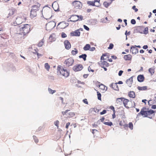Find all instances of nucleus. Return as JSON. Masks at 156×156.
Masks as SVG:
<instances>
[{
  "mask_svg": "<svg viewBox=\"0 0 156 156\" xmlns=\"http://www.w3.org/2000/svg\"><path fill=\"white\" fill-rule=\"evenodd\" d=\"M75 50H72L71 51V53L73 55H76L78 52V51L76 48H75L74 49Z\"/></svg>",
  "mask_w": 156,
  "mask_h": 156,
  "instance_id": "obj_37",
  "label": "nucleus"
},
{
  "mask_svg": "<svg viewBox=\"0 0 156 156\" xmlns=\"http://www.w3.org/2000/svg\"><path fill=\"white\" fill-rule=\"evenodd\" d=\"M132 9L135 10V12H136L138 10V9L136 8V7L135 5H134L132 7Z\"/></svg>",
  "mask_w": 156,
  "mask_h": 156,
  "instance_id": "obj_49",
  "label": "nucleus"
},
{
  "mask_svg": "<svg viewBox=\"0 0 156 156\" xmlns=\"http://www.w3.org/2000/svg\"><path fill=\"white\" fill-rule=\"evenodd\" d=\"M138 89L139 90H146L147 89V87L146 86L143 87L138 86L137 87Z\"/></svg>",
  "mask_w": 156,
  "mask_h": 156,
  "instance_id": "obj_27",
  "label": "nucleus"
},
{
  "mask_svg": "<svg viewBox=\"0 0 156 156\" xmlns=\"http://www.w3.org/2000/svg\"><path fill=\"white\" fill-rule=\"evenodd\" d=\"M61 36L62 38H65L67 37V35L64 33L62 32L61 34Z\"/></svg>",
  "mask_w": 156,
  "mask_h": 156,
  "instance_id": "obj_48",
  "label": "nucleus"
},
{
  "mask_svg": "<svg viewBox=\"0 0 156 156\" xmlns=\"http://www.w3.org/2000/svg\"><path fill=\"white\" fill-rule=\"evenodd\" d=\"M113 44L112 43H111L110 44L109 47L108 48V49H111L113 48Z\"/></svg>",
  "mask_w": 156,
  "mask_h": 156,
  "instance_id": "obj_47",
  "label": "nucleus"
},
{
  "mask_svg": "<svg viewBox=\"0 0 156 156\" xmlns=\"http://www.w3.org/2000/svg\"><path fill=\"white\" fill-rule=\"evenodd\" d=\"M23 21V20L22 18L18 17L16 18V20L13 21L12 25L14 26H16L21 24Z\"/></svg>",
  "mask_w": 156,
  "mask_h": 156,
  "instance_id": "obj_5",
  "label": "nucleus"
},
{
  "mask_svg": "<svg viewBox=\"0 0 156 156\" xmlns=\"http://www.w3.org/2000/svg\"><path fill=\"white\" fill-rule=\"evenodd\" d=\"M144 33L145 34H147L148 33V29L147 27H145L144 28V31H143Z\"/></svg>",
  "mask_w": 156,
  "mask_h": 156,
  "instance_id": "obj_43",
  "label": "nucleus"
},
{
  "mask_svg": "<svg viewBox=\"0 0 156 156\" xmlns=\"http://www.w3.org/2000/svg\"><path fill=\"white\" fill-rule=\"evenodd\" d=\"M123 98H117L116 100L117 103L119 105H121L123 102Z\"/></svg>",
  "mask_w": 156,
  "mask_h": 156,
  "instance_id": "obj_26",
  "label": "nucleus"
},
{
  "mask_svg": "<svg viewBox=\"0 0 156 156\" xmlns=\"http://www.w3.org/2000/svg\"><path fill=\"white\" fill-rule=\"evenodd\" d=\"M33 52L34 54H37V48L36 49H34V51H33Z\"/></svg>",
  "mask_w": 156,
  "mask_h": 156,
  "instance_id": "obj_60",
  "label": "nucleus"
},
{
  "mask_svg": "<svg viewBox=\"0 0 156 156\" xmlns=\"http://www.w3.org/2000/svg\"><path fill=\"white\" fill-rule=\"evenodd\" d=\"M129 97L132 98H135V92L133 91H130L128 94Z\"/></svg>",
  "mask_w": 156,
  "mask_h": 156,
  "instance_id": "obj_22",
  "label": "nucleus"
},
{
  "mask_svg": "<svg viewBox=\"0 0 156 156\" xmlns=\"http://www.w3.org/2000/svg\"><path fill=\"white\" fill-rule=\"evenodd\" d=\"M30 27L28 24L21 25L20 27V32L18 34V36L20 37L21 39L24 38V36L30 31Z\"/></svg>",
  "mask_w": 156,
  "mask_h": 156,
  "instance_id": "obj_1",
  "label": "nucleus"
},
{
  "mask_svg": "<svg viewBox=\"0 0 156 156\" xmlns=\"http://www.w3.org/2000/svg\"><path fill=\"white\" fill-rule=\"evenodd\" d=\"M130 51L132 52L133 54H136L138 52V49L135 46H132L131 47Z\"/></svg>",
  "mask_w": 156,
  "mask_h": 156,
  "instance_id": "obj_15",
  "label": "nucleus"
},
{
  "mask_svg": "<svg viewBox=\"0 0 156 156\" xmlns=\"http://www.w3.org/2000/svg\"><path fill=\"white\" fill-rule=\"evenodd\" d=\"M77 83H78V84H84V82H81V81H79V80L78 81Z\"/></svg>",
  "mask_w": 156,
  "mask_h": 156,
  "instance_id": "obj_61",
  "label": "nucleus"
},
{
  "mask_svg": "<svg viewBox=\"0 0 156 156\" xmlns=\"http://www.w3.org/2000/svg\"><path fill=\"white\" fill-rule=\"evenodd\" d=\"M104 124L106 125H108L110 126H111L112 125V122H104Z\"/></svg>",
  "mask_w": 156,
  "mask_h": 156,
  "instance_id": "obj_40",
  "label": "nucleus"
},
{
  "mask_svg": "<svg viewBox=\"0 0 156 156\" xmlns=\"http://www.w3.org/2000/svg\"><path fill=\"white\" fill-rule=\"evenodd\" d=\"M95 48L94 47H92L90 48V47L89 50L91 51H94L95 50Z\"/></svg>",
  "mask_w": 156,
  "mask_h": 156,
  "instance_id": "obj_55",
  "label": "nucleus"
},
{
  "mask_svg": "<svg viewBox=\"0 0 156 156\" xmlns=\"http://www.w3.org/2000/svg\"><path fill=\"white\" fill-rule=\"evenodd\" d=\"M112 2L111 1L110 2H105L103 3V5L106 8H108L110 5L112 3Z\"/></svg>",
  "mask_w": 156,
  "mask_h": 156,
  "instance_id": "obj_30",
  "label": "nucleus"
},
{
  "mask_svg": "<svg viewBox=\"0 0 156 156\" xmlns=\"http://www.w3.org/2000/svg\"><path fill=\"white\" fill-rule=\"evenodd\" d=\"M74 62L73 59L72 58H69L65 61L64 64H66V66L69 67L72 66Z\"/></svg>",
  "mask_w": 156,
  "mask_h": 156,
  "instance_id": "obj_4",
  "label": "nucleus"
},
{
  "mask_svg": "<svg viewBox=\"0 0 156 156\" xmlns=\"http://www.w3.org/2000/svg\"><path fill=\"white\" fill-rule=\"evenodd\" d=\"M69 115L70 117H72L75 115V113L73 112H70L69 113Z\"/></svg>",
  "mask_w": 156,
  "mask_h": 156,
  "instance_id": "obj_45",
  "label": "nucleus"
},
{
  "mask_svg": "<svg viewBox=\"0 0 156 156\" xmlns=\"http://www.w3.org/2000/svg\"><path fill=\"white\" fill-rule=\"evenodd\" d=\"M44 67L48 71L50 68V66L48 63H46L44 64Z\"/></svg>",
  "mask_w": 156,
  "mask_h": 156,
  "instance_id": "obj_33",
  "label": "nucleus"
},
{
  "mask_svg": "<svg viewBox=\"0 0 156 156\" xmlns=\"http://www.w3.org/2000/svg\"><path fill=\"white\" fill-rule=\"evenodd\" d=\"M140 115H144V110H143V108L141 110L140 112L138 114L137 116H138Z\"/></svg>",
  "mask_w": 156,
  "mask_h": 156,
  "instance_id": "obj_41",
  "label": "nucleus"
},
{
  "mask_svg": "<svg viewBox=\"0 0 156 156\" xmlns=\"http://www.w3.org/2000/svg\"><path fill=\"white\" fill-rule=\"evenodd\" d=\"M64 44L65 48L67 49H69L71 48V44L68 40H65L64 41Z\"/></svg>",
  "mask_w": 156,
  "mask_h": 156,
  "instance_id": "obj_14",
  "label": "nucleus"
},
{
  "mask_svg": "<svg viewBox=\"0 0 156 156\" xmlns=\"http://www.w3.org/2000/svg\"><path fill=\"white\" fill-rule=\"evenodd\" d=\"M123 73V71H122V70L119 71V73H118L119 76H121Z\"/></svg>",
  "mask_w": 156,
  "mask_h": 156,
  "instance_id": "obj_58",
  "label": "nucleus"
},
{
  "mask_svg": "<svg viewBox=\"0 0 156 156\" xmlns=\"http://www.w3.org/2000/svg\"><path fill=\"white\" fill-rule=\"evenodd\" d=\"M133 76L131 77L129 79H128L126 81V83L130 87H131L133 83Z\"/></svg>",
  "mask_w": 156,
  "mask_h": 156,
  "instance_id": "obj_16",
  "label": "nucleus"
},
{
  "mask_svg": "<svg viewBox=\"0 0 156 156\" xmlns=\"http://www.w3.org/2000/svg\"><path fill=\"white\" fill-rule=\"evenodd\" d=\"M14 14V11L13 10H11L9 14L11 15H13Z\"/></svg>",
  "mask_w": 156,
  "mask_h": 156,
  "instance_id": "obj_62",
  "label": "nucleus"
},
{
  "mask_svg": "<svg viewBox=\"0 0 156 156\" xmlns=\"http://www.w3.org/2000/svg\"><path fill=\"white\" fill-rule=\"evenodd\" d=\"M149 72L152 75L154 73V68H151L149 69L148 70Z\"/></svg>",
  "mask_w": 156,
  "mask_h": 156,
  "instance_id": "obj_32",
  "label": "nucleus"
},
{
  "mask_svg": "<svg viewBox=\"0 0 156 156\" xmlns=\"http://www.w3.org/2000/svg\"><path fill=\"white\" fill-rule=\"evenodd\" d=\"M137 80L139 82H142L144 81V77L143 75H140L138 76Z\"/></svg>",
  "mask_w": 156,
  "mask_h": 156,
  "instance_id": "obj_17",
  "label": "nucleus"
},
{
  "mask_svg": "<svg viewBox=\"0 0 156 156\" xmlns=\"http://www.w3.org/2000/svg\"><path fill=\"white\" fill-rule=\"evenodd\" d=\"M83 68V65L81 64H76L73 67V70L75 72L79 71L81 70Z\"/></svg>",
  "mask_w": 156,
  "mask_h": 156,
  "instance_id": "obj_6",
  "label": "nucleus"
},
{
  "mask_svg": "<svg viewBox=\"0 0 156 156\" xmlns=\"http://www.w3.org/2000/svg\"><path fill=\"white\" fill-rule=\"evenodd\" d=\"M83 101L85 104H88V102L87 101V100L86 99H83Z\"/></svg>",
  "mask_w": 156,
  "mask_h": 156,
  "instance_id": "obj_56",
  "label": "nucleus"
},
{
  "mask_svg": "<svg viewBox=\"0 0 156 156\" xmlns=\"http://www.w3.org/2000/svg\"><path fill=\"white\" fill-rule=\"evenodd\" d=\"M73 5L74 7L77 9H80L82 7V4L79 1H74L73 2Z\"/></svg>",
  "mask_w": 156,
  "mask_h": 156,
  "instance_id": "obj_7",
  "label": "nucleus"
},
{
  "mask_svg": "<svg viewBox=\"0 0 156 156\" xmlns=\"http://www.w3.org/2000/svg\"><path fill=\"white\" fill-rule=\"evenodd\" d=\"M69 23L65 22H62L59 23L58 25V27L61 29H64L68 26Z\"/></svg>",
  "mask_w": 156,
  "mask_h": 156,
  "instance_id": "obj_9",
  "label": "nucleus"
},
{
  "mask_svg": "<svg viewBox=\"0 0 156 156\" xmlns=\"http://www.w3.org/2000/svg\"><path fill=\"white\" fill-rule=\"evenodd\" d=\"M144 117H147L150 119H151L152 118V117H148V116L153 114L154 112V111L151 109L150 110L148 111H144Z\"/></svg>",
  "mask_w": 156,
  "mask_h": 156,
  "instance_id": "obj_8",
  "label": "nucleus"
},
{
  "mask_svg": "<svg viewBox=\"0 0 156 156\" xmlns=\"http://www.w3.org/2000/svg\"><path fill=\"white\" fill-rule=\"evenodd\" d=\"M80 33L79 31V30H76L74 31L71 32L70 33V35L72 36H79L80 35Z\"/></svg>",
  "mask_w": 156,
  "mask_h": 156,
  "instance_id": "obj_11",
  "label": "nucleus"
},
{
  "mask_svg": "<svg viewBox=\"0 0 156 156\" xmlns=\"http://www.w3.org/2000/svg\"><path fill=\"white\" fill-rule=\"evenodd\" d=\"M48 91L50 94H53L55 93L56 91L55 90H52L51 88H48Z\"/></svg>",
  "mask_w": 156,
  "mask_h": 156,
  "instance_id": "obj_34",
  "label": "nucleus"
},
{
  "mask_svg": "<svg viewBox=\"0 0 156 156\" xmlns=\"http://www.w3.org/2000/svg\"><path fill=\"white\" fill-rule=\"evenodd\" d=\"M42 12L46 15L48 18H51V11L50 8H48L46 9L44 8L42 10Z\"/></svg>",
  "mask_w": 156,
  "mask_h": 156,
  "instance_id": "obj_3",
  "label": "nucleus"
},
{
  "mask_svg": "<svg viewBox=\"0 0 156 156\" xmlns=\"http://www.w3.org/2000/svg\"><path fill=\"white\" fill-rule=\"evenodd\" d=\"M98 131L97 130L95 129H93L92 130V133L93 134H94L96 133H98Z\"/></svg>",
  "mask_w": 156,
  "mask_h": 156,
  "instance_id": "obj_53",
  "label": "nucleus"
},
{
  "mask_svg": "<svg viewBox=\"0 0 156 156\" xmlns=\"http://www.w3.org/2000/svg\"><path fill=\"white\" fill-rule=\"evenodd\" d=\"M33 139L34 140V141L36 143H37L38 142V139H37V138L35 136H33Z\"/></svg>",
  "mask_w": 156,
  "mask_h": 156,
  "instance_id": "obj_44",
  "label": "nucleus"
},
{
  "mask_svg": "<svg viewBox=\"0 0 156 156\" xmlns=\"http://www.w3.org/2000/svg\"><path fill=\"white\" fill-rule=\"evenodd\" d=\"M106 112V110H104L102 112H100V114L101 115H102L104 114H105Z\"/></svg>",
  "mask_w": 156,
  "mask_h": 156,
  "instance_id": "obj_51",
  "label": "nucleus"
},
{
  "mask_svg": "<svg viewBox=\"0 0 156 156\" xmlns=\"http://www.w3.org/2000/svg\"><path fill=\"white\" fill-rule=\"evenodd\" d=\"M99 87L101 89L105 91H106L108 89L107 87L101 83L99 85Z\"/></svg>",
  "mask_w": 156,
  "mask_h": 156,
  "instance_id": "obj_21",
  "label": "nucleus"
},
{
  "mask_svg": "<svg viewBox=\"0 0 156 156\" xmlns=\"http://www.w3.org/2000/svg\"><path fill=\"white\" fill-rule=\"evenodd\" d=\"M44 39H42L41 41L38 44L37 46L38 47H41L42 46V45L44 44Z\"/></svg>",
  "mask_w": 156,
  "mask_h": 156,
  "instance_id": "obj_35",
  "label": "nucleus"
},
{
  "mask_svg": "<svg viewBox=\"0 0 156 156\" xmlns=\"http://www.w3.org/2000/svg\"><path fill=\"white\" fill-rule=\"evenodd\" d=\"M70 111L69 110V109H67L65 111H62V114L63 115H66V113L69 111Z\"/></svg>",
  "mask_w": 156,
  "mask_h": 156,
  "instance_id": "obj_46",
  "label": "nucleus"
},
{
  "mask_svg": "<svg viewBox=\"0 0 156 156\" xmlns=\"http://www.w3.org/2000/svg\"><path fill=\"white\" fill-rule=\"evenodd\" d=\"M59 99L61 100L62 103V104H64V103H63V98L62 97H59Z\"/></svg>",
  "mask_w": 156,
  "mask_h": 156,
  "instance_id": "obj_59",
  "label": "nucleus"
},
{
  "mask_svg": "<svg viewBox=\"0 0 156 156\" xmlns=\"http://www.w3.org/2000/svg\"><path fill=\"white\" fill-rule=\"evenodd\" d=\"M143 49H147L148 48V46L147 45H144L143 46Z\"/></svg>",
  "mask_w": 156,
  "mask_h": 156,
  "instance_id": "obj_64",
  "label": "nucleus"
},
{
  "mask_svg": "<svg viewBox=\"0 0 156 156\" xmlns=\"http://www.w3.org/2000/svg\"><path fill=\"white\" fill-rule=\"evenodd\" d=\"M77 15H72L71 16V17L69 18V19H72V20H70V21L71 22H76V21H75L76 20H77Z\"/></svg>",
  "mask_w": 156,
  "mask_h": 156,
  "instance_id": "obj_20",
  "label": "nucleus"
},
{
  "mask_svg": "<svg viewBox=\"0 0 156 156\" xmlns=\"http://www.w3.org/2000/svg\"><path fill=\"white\" fill-rule=\"evenodd\" d=\"M132 56L130 54L125 55L124 56V59L126 60H130L132 59Z\"/></svg>",
  "mask_w": 156,
  "mask_h": 156,
  "instance_id": "obj_18",
  "label": "nucleus"
},
{
  "mask_svg": "<svg viewBox=\"0 0 156 156\" xmlns=\"http://www.w3.org/2000/svg\"><path fill=\"white\" fill-rule=\"evenodd\" d=\"M83 27H84V29H85L87 30L88 31L89 30V28L85 25H83Z\"/></svg>",
  "mask_w": 156,
  "mask_h": 156,
  "instance_id": "obj_52",
  "label": "nucleus"
},
{
  "mask_svg": "<svg viewBox=\"0 0 156 156\" xmlns=\"http://www.w3.org/2000/svg\"><path fill=\"white\" fill-rule=\"evenodd\" d=\"M40 4L37 3L36 5H34L32 6V10L37 12L39 10Z\"/></svg>",
  "mask_w": 156,
  "mask_h": 156,
  "instance_id": "obj_12",
  "label": "nucleus"
},
{
  "mask_svg": "<svg viewBox=\"0 0 156 156\" xmlns=\"http://www.w3.org/2000/svg\"><path fill=\"white\" fill-rule=\"evenodd\" d=\"M87 55L86 54H83L79 56L80 58H83L84 61H85L86 59Z\"/></svg>",
  "mask_w": 156,
  "mask_h": 156,
  "instance_id": "obj_31",
  "label": "nucleus"
},
{
  "mask_svg": "<svg viewBox=\"0 0 156 156\" xmlns=\"http://www.w3.org/2000/svg\"><path fill=\"white\" fill-rule=\"evenodd\" d=\"M101 66L107 67L108 66V63L104 61H101Z\"/></svg>",
  "mask_w": 156,
  "mask_h": 156,
  "instance_id": "obj_25",
  "label": "nucleus"
},
{
  "mask_svg": "<svg viewBox=\"0 0 156 156\" xmlns=\"http://www.w3.org/2000/svg\"><path fill=\"white\" fill-rule=\"evenodd\" d=\"M70 124V123L69 122H68L66 124V129H68L69 126Z\"/></svg>",
  "mask_w": 156,
  "mask_h": 156,
  "instance_id": "obj_54",
  "label": "nucleus"
},
{
  "mask_svg": "<svg viewBox=\"0 0 156 156\" xmlns=\"http://www.w3.org/2000/svg\"><path fill=\"white\" fill-rule=\"evenodd\" d=\"M77 20H76L75 21H78L82 20H83V17L81 15H77Z\"/></svg>",
  "mask_w": 156,
  "mask_h": 156,
  "instance_id": "obj_36",
  "label": "nucleus"
},
{
  "mask_svg": "<svg viewBox=\"0 0 156 156\" xmlns=\"http://www.w3.org/2000/svg\"><path fill=\"white\" fill-rule=\"evenodd\" d=\"M59 124V122L58 120H57L56 121L54 122V125L57 127V128H58L59 126L58 125Z\"/></svg>",
  "mask_w": 156,
  "mask_h": 156,
  "instance_id": "obj_39",
  "label": "nucleus"
},
{
  "mask_svg": "<svg viewBox=\"0 0 156 156\" xmlns=\"http://www.w3.org/2000/svg\"><path fill=\"white\" fill-rule=\"evenodd\" d=\"M129 101L128 99H124L123 100V103L124 104V106L127 108H129V107L128 106H127V103Z\"/></svg>",
  "mask_w": 156,
  "mask_h": 156,
  "instance_id": "obj_23",
  "label": "nucleus"
},
{
  "mask_svg": "<svg viewBox=\"0 0 156 156\" xmlns=\"http://www.w3.org/2000/svg\"><path fill=\"white\" fill-rule=\"evenodd\" d=\"M99 110L97 109V108H92L90 109L89 111L90 112H95L96 113H98L99 112Z\"/></svg>",
  "mask_w": 156,
  "mask_h": 156,
  "instance_id": "obj_28",
  "label": "nucleus"
},
{
  "mask_svg": "<svg viewBox=\"0 0 156 156\" xmlns=\"http://www.w3.org/2000/svg\"><path fill=\"white\" fill-rule=\"evenodd\" d=\"M98 98L99 100H101V94L99 91L97 92Z\"/></svg>",
  "mask_w": 156,
  "mask_h": 156,
  "instance_id": "obj_38",
  "label": "nucleus"
},
{
  "mask_svg": "<svg viewBox=\"0 0 156 156\" xmlns=\"http://www.w3.org/2000/svg\"><path fill=\"white\" fill-rule=\"evenodd\" d=\"M110 87L115 90L118 91L119 89L116 83H112L110 86Z\"/></svg>",
  "mask_w": 156,
  "mask_h": 156,
  "instance_id": "obj_13",
  "label": "nucleus"
},
{
  "mask_svg": "<svg viewBox=\"0 0 156 156\" xmlns=\"http://www.w3.org/2000/svg\"><path fill=\"white\" fill-rule=\"evenodd\" d=\"M151 108L152 109H156V105H153L151 106Z\"/></svg>",
  "mask_w": 156,
  "mask_h": 156,
  "instance_id": "obj_63",
  "label": "nucleus"
},
{
  "mask_svg": "<svg viewBox=\"0 0 156 156\" xmlns=\"http://www.w3.org/2000/svg\"><path fill=\"white\" fill-rule=\"evenodd\" d=\"M87 4L90 5L95 6L97 7H99L100 5V4L99 3H98L97 5H95L94 2L93 1H88Z\"/></svg>",
  "mask_w": 156,
  "mask_h": 156,
  "instance_id": "obj_24",
  "label": "nucleus"
},
{
  "mask_svg": "<svg viewBox=\"0 0 156 156\" xmlns=\"http://www.w3.org/2000/svg\"><path fill=\"white\" fill-rule=\"evenodd\" d=\"M88 71H89V72H90V71H91L92 72H94V70H93V69H91V68L90 67V66H89L88 68Z\"/></svg>",
  "mask_w": 156,
  "mask_h": 156,
  "instance_id": "obj_57",
  "label": "nucleus"
},
{
  "mask_svg": "<svg viewBox=\"0 0 156 156\" xmlns=\"http://www.w3.org/2000/svg\"><path fill=\"white\" fill-rule=\"evenodd\" d=\"M36 11L31 10L30 11V16L32 18L36 17L37 16V13Z\"/></svg>",
  "mask_w": 156,
  "mask_h": 156,
  "instance_id": "obj_19",
  "label": "nucleus"
},
{
  "mask_svg": "<svg viewBox=\"0 0 156 156\" xmlns=\"http://www.w3.org/2000/svg\"><path fill=\"white\" fill-rule=\"evenodd\" d=\"M61 67L60 66H58L57 68V71L65 77H68L69 75V72L66 69H62Z\"/></svg>",
  "mask_w": 156,
  "mask_h": 156,
  "instance_id": "obj_2",
  "label": "nucleus"
},
{
  "mask_svg": "<svg viewBox=\"0 0 156 156\" xmlns=\"http://www.w3.org/2000/svg\"><path fill=\"white\" fill-rule=\"evenodd\" d=\"M46 27L50 29H53L55 26V23L54 22H50L46 25Z\"/></svg>",
  "mask_w": 156,
  "mask_h": 156,
  "instance_id": "obj_10",
  "label": "nucleus"
},
{
  "mask_svg": "<svg viewBox=\"0 0 156 156\" xmlns=\"http://www.w3.org/2000/svg\"><path fill=\"white\" fill-rule=\"evenodd\" d=\"M131 23L133 24H135L136 23L135 20L134 19H132L131 21Z\"/></svg>",
  "mask_w": 156,
  "mask_h": 156,
  "instance_id": "obj_50",
  "label": "nucleus"
},
{
  "mask_svg": "<svg viewBox=\"0 0 156 156\" xmlns=\"http://www.w3.org/2000/svg\"><path fill=\"white\" fill-rule=\"evenodd\" d=\"M90 46L89 44H87L83 47V49L85 51L89 50Z\"/></svg>",
  "mask_w": 156,
  "mask_h": 156,
  "instance_id": "obj_29",
  "label": "nucleus"
},
{
  "mask_svg": "<svg viewBox=\"0 0 156 156\" xmlns=\"http://www.w3.org/2000/svg\"><path fill=\"white\" fill-rule=\"evenodd\" d=\"M129 128L131 129L132 130L133 129V124L131 122H129Z\"/></svg>",
  "mask_w": 156,
  "mask_h": 156,
  "instance_id": "obj_42",
  "label": "nucleus"
}]
</instances>
